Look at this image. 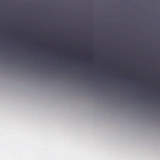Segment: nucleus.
I'll return each instance as SVG.
<instances>
[{
    "mask_svg": "<svg viewBox=\"0 0 160 160\" xmlns=\"http://www.w3.org/2000/svg\"><path fill=\"white\" fill-rule=\"evenodd\" d=\"M130 70H131V69H130Z\"/></svg>",
    "mask_w": 160,
    "mask_h": 160,
    "instance_id": "nucleus-8",
    "label": "nucleus"
},
{
    "mask_svg": "<svg viewBox=\"0 0 160 160\" xmlns=\"http://www.w3.org/2000/svg\"><path fill=\"white\" fill-rule=\"evenodd\" d=\"M108 71H109V70H108Z\"/></svg>",
    "mask_w": 160,
    "mask_h": 160,
    "instance_id": "nucleus-6",
    "label": "nucleus"
},
{
    "mask_svg": "<svg viewBox=\"0 0 160 160\" xmlns=\"http://www.w3.org/2000/svg\"><path fill=\"white\" fill-rule=\"evenodd\" d=\"M95 71H96V70H95Z\"/></svg>",
    "mask_w": 160,
    "mask_h": 160,
    "instance_id": "nucleus-5",
    "label": "nucleus"
},
{
    "mask_svg": "<svg viewBox=\"0 0 160 160\" xmlns=\"http://www.w3.org/2000/svg\"><path fill=\"white\" fill-rule=\"evenodd\" d=\"M146 70H148V69H147Z\"/></svg>",
    "mask_w": 160,
    "mask_h": 160,
    "instance_id": "nucleus-9",
    "label": "nucleus"
},
{
    "mask_svg": "<svg viewBox=\"0 0 160 160\" xmlns=\"http://www.w3.org/2000/svg\"><path fill=\"white\" fill-rule=\"evenodd\" d=\"M136 71H138V70H137Z\"/></svg>",
    "mask_w": 160,
    "mask_h": 160,
    "instance_id": "nucleus-10",
    "label": "nucleus"
},
{
    "mask_svg": "<svg viewBox=\"0 0 160 160\" xmlns=\"http://www.w3.org/2000/svg\"><path fill=\"white\" fill-rule=\"evenodd\" d=\"M99 78H101V77H99Z\"/></svg>",
    "mask_w": 160,
    "mask_h": 160,
    "instance_id": "nucleus-3",
    "label": "nucleus"
},
{
    "mask_svg": "<svg viewBox=\"0 0 160 160\" xmlns=\"http://www.w3.org/2000/svg\"><path fill=\"white\" fill-rule=\"evenodd\" d=\"M91 62H93V61H91Z\"/></svg>",
    "mask_w": 160,
    "mask_h": 160,
    "instance_id": "nucleus-4",
    "label": "nucleus"
},
{
    "mask_svg": "<svg viewBox=\"0 0 160 160\" xmlns=\"http://www.w3.org/2000/svg\"><path fill=\"white\" fill-rule=\"evenodd\" d=\"M100 70H102V69H101Z\"/></svg>",
    "mask_w": 160,
    "mask_h": 160,
    "instance_id": "nucleus-7",
    "label": "nucleus"
},
{
    "mask_svg": "<svg viewBox=\"0 0 160 160\" xmlns=\"http://www.w3.org/2000/svg\"><path fill=\"white\" fill-rule=\"evenodd\" d=\"M129 62L132 63V64H134L135 63V62L134 61H129Z\"/></svg>",
    "mask_w": 160,
    "mask_h": 160,
    "instance_id": "nucleus-1",
    "label": "nucleus"
},
{
    "mask_svg": "<svg viewBox=\"0 0 160 160\" xmlns=\"http://www.w3.org/2000/svg\"><path fill=\"white\" fill-rule=\"evenodd\" d=\"M46 71V70H45V71Z\"/></svg>",
    "mask_w": 160,
    "mask_h": 160,
    "instance_id": "nucleus-2",
    "label": "nucleus"
}]
</instances>
